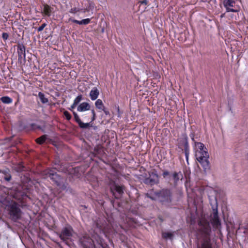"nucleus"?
Segmentation results:
<instances>
[{"label":"nucleus","mask_w":248,"mask_h":248,"mask_svg":"<svg viewBox=\"0 0 248 248\" xmlns=\"http://www.w3.org/2000/svg\"><path fill=\"white\" fill-rule=\"evenodd\" d=\"M197 232V248H213L210 237L211 232L209 222L202 217L198 222Z\"/></svg>","instance_id":"nucleus-1"},{"label":"nucleus","mask_w":248,"mask_h":248,"mask_svg":"<svg viewBox=\"0 0 248 248\" xmlns=\"http://www.w3.org/2000/svg\"><path fill=\"white\" fill-rule=\"evenodd\" d=\"M155 195L162 204L169 206L172 202V192L169 189H162L159 192H155Z\"/></svg>","instance_id":"nucleus-2"},{"label":"nucleus","mask_w":248,"mask_h":248,"mask_svg":"<svg viewBox=\"0 0 248 248\" xmlns=\"http://www.w3.org/2000/svg\"><path fill=\"white\" fill-rule=\"evenodd\" d=\"M7 208L11 220L16 222L21 218L22 212L19 205L16 202H12L7 206Z\"/></svg>","instance_id":"nucleus-3"},{"label":"nucleus","mask_w":248,"mask_h":248,"mask_svg":"<svg viewBox=\"0 0 248 248\" xmlns=\"http://www.w3.org/2000/svg\"><path fill=\"white\" fill-rule=\"evenodd\" d=\"M195 157L204 170H206L209 168V162L208 160L209 155L206 150L202 151L200 152L196 151Z\"/></svg>","instance_id":"nucleus-4"},{"label":"nucleus","mask_w":248,"mask_h":248,"mask_svg":"<svg viewBox=\"0 0 248 248\" xmlns=\"http://www.w3.org/2000/svg\"><path fill=\"white\" fill-rule=\"evenodd\" d=\"M73 232L72 227L67 224L62 229L60 233V237L63 241H66L72 236Z\"/></svg>","instance_id":"nucleus-5"},{"label":"nucleus","mask_w":248,"mask_h":248,"mask_svg":"<svg viewBox=\"0 0 248 248\" xmlns=\"http://www.w3.org/2000/svg\"><path fill=\"white\" fill-rule=\"evenodd\" d=\"M44 175L45 176V178H49L54 182L57 185L59 186L60 185L61 180V177L54 170L48 169L45 170L44 172Z\"/></svg>","instance_id":"nucleus-6"},{"label":"nucleus","mask_w":248,"mask_h":248,"mask_svg":"<svg viewBox=\"0 0 248 248\" xmlns=\"http://www.w3.org/2000/svg\"><path fill=\"white\" fill-rule=\"evenodd\" d=\"M211 222L214 228H220L221 223L218 216L217 207L213 208V213L211 215Z\"/></svg>","instance_id":"nucleus-7"},{"label":"nucleus","mask_w":248,"mask_h":248,"mask_svg":"<svg viewBox=\"0 0 248 248\" xmlns=\"http://www.w3.org/2000/svg\"><path fill=\"white\" fill-rule=\"evenodd\" d=\"M22 188L20 186L18 188L13 189L11 192L12 196L16 200L21 201L25 197H26V194L21 190Z\"/></svg>","instance_id":"nucleus-8"},{"label":"nucleus","mask_w":248,"mask_h":248,"mask_svg":"<svg viewBox=\"0 0 248 248\" xmlns=\"http://www.w3.org/2000/svg\"><path fill=\"white\" fill-rule=\"evenodd\" d=\"M223 4L227 12H237L238 11L237 9L233 8L235 7V2L233 0H224Z\"/></svg>","instance_id":"nucleus-9"},{"label":"nucleus","mask_w":248,"mask_h":248,"mask_svg":"<svg viewBox=\"0 0 248 248\" xmlns=\"http://www.w3.org/2000/svg\"><path fill=\"white\" fill-rule=\"evenodd\" d=\"M144 184L151 186L154 185L158 183V176L156 173H152L150 174L149 177L145 178L144 180Z\"/></svg>","instance_id":"nucleus-10"},{"label":"nucleus","mask_w":248,"mask_h":248,"mask_svg":"<svg viewBox=\"0 0 248 248\" xmlns=\"http://www.w3.org/2000/svg\"><path fill=\"white\" fill-rule=\"evenodd\" d=\"M18 53V60L21 63L25 62L26 60V54H25V47L23 45H19L17 48Z\"/></svg>","instance_id":"nucleus-11"},{"label":"nucleus","mask_w":248,"mask_h":248,"mask_svg":"<svg viewBox=\"0 0 248 248\" xmlns=\"http://www.w3.org/2000/svg\"><path fill=\"white\" fill-rule=\"evenodd\" d=\"M80 241L84 248H93L94 247L93 241L89 237H83Z\"/></svg>","instance_id":"nucleus-12"},{"label":"nucleus","mask_w":248,"mask_h":248,"mask_svg":"<svg viewBox=\"0 0 248 248\" xmlns=\"http://www.w3.org/2000/svg\"><path fill=\"white\" fill-rule=\"evenodd\" d=\"M111 192L114 194V191H116L119 196L121 195L123 193V188L122 186L117 185L115 183H113L110 186Z\"/></svg>","instance_id":"nucleus-13"},{"label":"nucleus","mask_w":248,"mask_h":248,"mask_svg":"<svg viewBox=\"0 0 248 248\" xmlns=\"http://www.w3.org/2000/svg\"><path fill=\"white\" fill-rule=\"evenodd\" d=\"M91 106L87 102L81 103L77 108V110L79 112H83L90 109Z\"/></svg>","instance_id":"nucleus-14"},{"label":"nucleus","mask_w":248,"mask_h":248,"mask_svg":"<svg viewBox=\"0 0 248 248\" xmlns=\"http://www.w3.org/2000/svg\"><path fill=\"white\" fill-rule=\"evenodd\" d=\"M172 179L173 181L174 186L177 185L178 182L183 177L182 173L179 172H174L171 175Z\"/></svg>","instance_id":"nucleus-15"},{"label":"nucleus","mask_w":248,"mask_h":248,"mask_svg":"<svg viewBox=\"0 0 248 248\" xmlns=\"http://www.w3.org/2000/svg\"><path fill=\"white\" fill-rule=\"evenodd\" d=\"M99 94V91L96 87H93L90 93V96L92 100H96Z\"/></svg>","instance_id":"nucleus-16"},{"label":"nucleus","mask_w":248,"mask_h":248,"mask_svg":"<svg viewBox=\"0 0 248 248\" xmlns=\"http://www.w3.org/2000/svg\"><path fill=\"white\" fill-rule=\"evenodd\" d=\"M52 8L47 4L43 5L42 8L43 13H44L46 16H49L51 15Z\"/></svg>","instance_id":"nucleus-17"},{"label":"nucleus","mask_w":248,"mask_h":248,"mask_svg":"<svg viewBox=\"0 0 248 248\" xmlns=\"http://www.w3.org/2000/svg\"><path fill=\"white\" fill-rule=\"evenodd\" d=\"M196 151L201 152L202 151H206V148L205 147L204 144L201 142H195V143Z\"/></svg>","instance_id":"nucleus-18"},{"label":"nucleus","mask_w":248,"mask_h":248,"mask_svg":"<svg viewBox=\"0 0 248 248\" xmlns=\"http://www.w3.org/2000/svg\"><path fill=\"white\" fill-rule=\"evenodd\" d=\"M90 18H86L83 19L81 21H78L76 19H73L72 20V21L75 23L78 24L79 25H87L90 22Z\"/></svg>","instance_id":"nucleus-19"},{"label":"nucleus","mask_w":248,"mask_h":248,"mask_svg":"<svg viewBox=\"0 0 248 248\" xmlns=\"http://www.w3.org/2000/svg\"><path fill=\"white\" fill-rule=\"evenodd\" d=\"M0 100L1 102L6 104H9L12 103L13 100L9 96H3L1 97Z\"/></svg>","instance_id":"nucleus-20"},{"label":"nucleus","mask_w":248,"mask_h":248,"mask_svg":"<svg viewBox=\"0 0 248 248\" xmlns=\"http://www.w3.org/2000/svg\"><path fill=\"white\" fill-rule=\"evenodd\" d=\"M38 97L43 104H46L48 103V100L47 98L45 97L43 93L39 92L38 93Z\"/></svg>","instance_id":"nucleus-21"},{"label":"nucleus","mask_w":248,"mask_h":248,"mask_svg":"<svg viewBox=\"0 0 248 248\" xmlns=\"http://www.w3.org/2000/svg\"><path fill=\"white\" fill-rule=\"evenodd\" d=\"M95 107L99 109L102 110L105 107L101 99H97L95 102Z\"/></svg>","instance_id":"nucleus-22"},{"label":"nucleus","mask_w":248,"mask_h":248,"mask_svg":"<svg viewBox=\"0 0 248 248\" xmlns=\"http://www.w3.org/2000/svg\"><path fill=\"white\" fill-rule=\"evenodd\" d=\"M46 139V135H43L41 137L37 138L36 140V141L39 144H42L44 143Z\"/></svg>","instance_id":"nucleus-23"},{"label":"nucleus","mask_w":248,"mask_h":248,"mask_svg":"<svg viewBox=\"0 0 248 248\" xmlns=\"http://www.w3.org/2000/svg\"><path fill=\"white\" fill-rule=\"evenodd\" d=\"M172 234L171 233L169 232H164L162 233V237L164 238L167 239H171L172 237Z\"/></svg>","instance_id":"nucleus-24"},{"label":"nucleus","mask_w":248,"mask_h":248,"mask_svg":"<svg viewBox=\"0 0 248 248\" xmlns=\"http://www.w3.org/2000/svg\"><path fill=\"white\" fill-rule=\"evenodd\" d=\"M82 95L81 94L78 95L74 100L73 103L77 106L82 100Z\"/></svg>","instance_id":"nucleus-25"},{"label":"nucleus","mask_w":248,"mask_h":248,"mask_svg":"<svg viewBox=\"0 0 248 248\" xmlns=\"http://www.w3.org/2000/svg\"><path fill=\"white\" fill-rule=\"evenodd\" d=\"M78 125L81 128H87L90 126V123H84L81 121Z\"/></svg>","instance_id":"nucleus-26"},{"label":"nucleus","mask_w":248,"mask_h":248,"mask_svg":"<svg viewBox=\"0 0 248 248\" xmlns=\"http://www.w3.org/2000/svg\"><path fill=\"white\" fill-rule=\"evenodd\" d=\"M95 225L99 231L102 230L103 228V223L100 220H97L95 223Z\"/></svg>","instance_id":"nucleus-27"},{"label":"nucleus","mask_w":248,"mask_h":248,"mask_svg":"<svg viewBox=\"0 0 248 248\" xmlns=\"http://www.w3.org/2000/svg\"><path fill=\"white\" fill-rule=\"evenodd\" d=\"M73 115H74V119L76 121V122L78 124H79L81 122V120L80 119L78 115V114L75 112V111H73Z\"/></svg>","instance_id":"nucleus-28"},{"label":"nucleus","mask_w":248,"mask_h":248,"mask_svg":"<svg viewBox=\"0 0 248 248\" xmlns=\"http://www.w3.org/2000/svg\"><path fill=\"white\" fill-rule=\"evenodd\" d=\"M91 115H92V118H91V121L90 123L93 122L96 119V114H95V111L93 109L91 110Z\"/></svg>","instance_id":"nucleus-29"},{"label":"nucleus","mask_w":248,"mask_h":248,"mask_svg":"<svg viewBox=\"0 0 248 248\" xmlns=\"http://www.w3.org/2000/svg\"><path fill=\"white\" fill-rule=\"evenodd\" d=\"M63 114L67 120H70L71 119V115L67 111H65Z\"/></svg>","instance_id":"nucleus-30"},{"label":"nucleus","mask_w":248,"mask_h":248,"mask_svg":"<svg viewBox=\"0 0 248 248\" xmlns=\"http://www.w3.org/2000/svg\"><path fill=\"white\" fill-rule=\"evenodd\" d=\"M46 26V23H43L41 26H40L38 29H37V31L38 32H40V31H42L44 28Z\"/></svg>","instance_id":"nucleus-31"},{"label":"nucleus","mask_w":248,"mask_h":248,"mask_svg":"<svg viewBox=\"0 0 248 248\" xmlns=\"http://www.w3.org/2000/svg\"><path fill=\"white\" fill-rule=\"evenodd\" d=\"M4 179L6 181H10L11 179V176L10 174L9 173H7V174H5V176H4Z\"/></svg>","instance_id":"nucleus-32"},{"label":"nucleus","mask_w":248,"mask_h":248,"mask_svg":"<svg viewBox=\"0 0 248 248\" xmlns=\"http://www.w3.org/2000/svg\"><path fill=\"white\" fill-rule=\"evenodd\" d=\"M9 37V35L6 32H3L2 34V37L4 40H7Z\"/></svg>","instance_id":"nucleus-33"},{"label":"nucleus","mask_w":248,"mask_h":248,"mask_svg":"<svg viewBox=\"0 0 248 248\" xmlns=\"http://www.w3.org/2000/svg\"><path fill=\"white\" fill-rule=\"evenodd\" d=\"M170 175V172L167 170H165L163 171L162 175L164 178H166L168 176Z\"/></svg>","instance_id":"nucleus-34"},{"label":"nucleus","mask_w":248,"mask_h":248,"mask_svg":"<svg viewBox=\"0 0 248 248\" xmlns=\"http://www.w3.org/2000/svg\"><path fill=\"white\" fill-rule=\"evenodd\" d=\"M139 3H140L141 4H144V5H146L149 3V0H143L140 1Z\"/></svg>","instance_id":"nucleus-35"},{"label":"nucleus","mask_w":248,"mask_h":248,"mask_svg":"<svg viewBox=\"0 0 248 248\" xmlns=\"http://www.w3.org/2000/svg\"><path fill=\"white\" fill-rule=\"evenodd\" d=\"M24 167L22 165H20L18 168L16 169V171L20 172L23 170Z\"/></svg>","instance_id":"nucleus-36"},{"label":"nucleus","mask_w":248,"mask_h":248,"mask_svg":"<svg viewBox=\"0 0 248 248\" xmlns=\"http://www.w3.org/2000/svg\"><path fill=\"white\" fill-rule=\"evenodd\" d=\"M76 106H77L76 105H75V104L73 103V104L71 106V107L69 108V109L73 112V111H74L73 110L76 107Z\"/></svg>","instance_id":"nucleus-37"},{"label":"nucleus","mask_w":248,"mask_h":248,"mask_svg":"<svg viewBox=\"0 0 248 248\" xmlns=\"http://www.w3.org/2000/svg\"><path fill=\"white\" fill-rule=\"evenodd\" d=\"M102 110H103L104 111V112L105 113V114L106 115H108L109 113V111L108 110H106V109L105 108V107L103 108V109H102Z\"/></svg>","instance_id":"nucleus-38"},{"label":"nucleus","mask_w":248,"mask_h":248,"mask_svg":"<svg viewBox=\"0 0 248 248\" xmlns=\"http://www.w3.org/2000/svg\"><path fill=\"white\" fill-rule=\"evenodd\" d=\"M189 137H190V138L191 139V140L193 141H194V134L193 133H191L189 134Z\"/></svg>","instance_id":"nucleus-39"},{"label":"nucleus","mask_w":248,"mask_h":248,"mask_svg":"<svg viewBox=\"0 0 248 248\" xmlns=\"http://www.w3.org/2000/svg\"><path fill=\"white\" fill-rule=\"evenodd\" d=\"M146 196L148 197V198H149L150 199L154 200V198L150 196H149V195L148 194H146Z\"/></svg>","instance_id":"nucleus-40"},{"label":"nucleus","mask_w":248,"mask_h":248,"mask_svg":"<svg viewBox=\"0 0 248 248\" xmlns=\"http://www.w3.org/2000/svg\"><path fill=\"white\" fill-rule=\"evenodd\" d=\"M186 158L187 161L188 160V154L186 152Z\"/></svg>","instance_id":"nucleus-41"},{"label":"nucleus","mask_w":248,"mask_h":248,"mask_svg":"<svg viewBox=\"0 0 248 248\" xmlns=\"http://www.w3.org/2000/svg\"><path fill=\"white\" fill-rule=\"evenodd\" d=\"M115 197L116 198H119L118 196H117V195H115Z\"/></svg>","instance_id":"nucleus-42"}]
</instances>
